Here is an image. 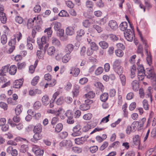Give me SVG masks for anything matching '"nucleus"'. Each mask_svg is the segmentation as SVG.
<instances>
[{
    "instance_id": "obj_43",
    "label": "nucleus",
    "mask_w": 156,
    "mask_h": 156,
    "mask_svg": "<svg viewBox=\"0 0 156 156\" xmlns=\"http://www.w3.org/2000/svg\"><path fill=\"white\" fill-rule=\"evenodd\" d=\"M90 48L93 50V51H97L98 49V46L94 42H91L90 43Z\"/></svg>"
},
{
    "instance_id": "obj_33",
    "label": "nucleus",
    "mask_w": 156,
    "mask_h": 156,
    "mask_svg": "<svg viewBox=\"0 0 156 156\" xmlns=\"http://www.w3.org/2000/svg\"><path fill=\"white\" fill-rule=\"evenodd\" d=\"M115 71L118 75H122L123 72V67L121 66H117L116 68L114 69Z\"/></svg>"
},
{
    "instance_id": "obj_26",
    "label": "nucleus",
    "mask_w": 156,
    "mask_h": 156,
    "mask_svg": "<svg viewBox=\"0 0 156 156\" xmlns=\"http://www.w3.org/2000/svg\"><path fill=\"white\" fill-rule=\"evenodd\" d=\"M127 108V103H125V104L123 105L122 107V109L123 112V114L124 116L125 117H127L128 114V112L126 110V109Z\"/></svg>"
},
{
    "instance_id": "obj_19",
    "label": "nucleus",
    "mask_w": 156,
    "mask_h": 156,
    "mask_svg": "<svg viewBox=\"0 0 156 156\" xmlns=\"http://www.w3.org/2000/svg\"><path fill=\"white\" fill-rule=\"evenodd\" d=\"M23 106L22 105H18L15 109V112L16 115H19L22 112Z\"/></svg>"
},
{
    "instance_id": "obj_31",
    "label": "nucleus",
    "mask_w": 156,
    "mask_h": 156,
    "mask_svg": "<svg viewBox=\"0 0 156 156\" xmlns=\"http://www.w3.org/2000/svg\"><path fill=\"white\" fill-rule=\"evenodd\" d=\"M52 43L53 45L55 46L58 47L60 44V43L59 41L56 38L53 37L52 40Z\"/></svg>"
},
{
    "instance_id": "obj_40",
    "label": "nucleus",
    "mask_w": 156,
    "mask_h": 156,
    "mask_svg": "<svg viewBox=\"0 0 156 156\" xmlns=\"http://www.w3.org/2000/svg\"><path fill=\"white\" fill-rule=\"evenodd\" d=\"M39 79L40 77L38 76H36L34 77L32 80L31 82L32 85L33 86H35L37 84Z\"/></svg>"
},
{
    "instance_id": "obj_62",
    "label": "nucleus",
    "mask_w": 156,
    "mask_h": 156,
    "mask_svg": "<svg viewBox=\"0 0 156 156\" xmlns=\"http://www.w3.org/2000/svg\"><path fill=\"white\" fill-rule=\"evenodd\" d=\"M93 27L97 31L98 33H101L102 31V29L98 25H94Z\"/></svg>"
},
{
    "instance_id": "obj_47",
    "label": "nucleus",
    "mask_w": 156,
    "mask_h": 156,
    "mask_svg": "<svg viewBox=\"0 0 156 156\" xmlns=\"http://www.w3.org/2000/svg\"><path fill=\"white\" fill-rule=\"evenodd\" d=\"M37 50V57L39 59H42L43 58V54L42 52L43 48L42 49H39Z\"/></svg>"
},
{
    "instance_id": "obj_28",
    "label": "nucleus",
    "mask_w": 156,
    "mask_h": 156,
    "mask_svg": "<svg viewBox=\"0 0 156 156\" xmlns=\"http://www.w3.org/2000/svg\"><path fill=\"white\" fill-rule=\"evenodd\" d=\"M133 142L135 145H139L140 144L139 136L138 135H135L133 139Z\"/></svg>"
},
{
    "instance_id": "obj_29",
    "label": "nucleus",
    "mask_w": 156,
    "mask_h": 156,
    "mask_svg": "<svg viewBox=\"0 0 156 156\" xmlns=\"http://www.w3.org/2000/svg\"><path fill=\"white\" fill-rule=\"evenodd\" d=\"M108 94L107 93H105L101 95L100 99L103 102H105L107 101L108 98Z\"/></svg>"
},
{
    "instance_id": "obj_37",
    "label": "nucleus",
    "mask_w": 156,
    "mask_h": 156,
    "mask_svg": "<svg viewBox=\"0 0 156 156\" xmlns=\"http://www.w3.org/2000/svg\"><path fill=\"white\" fill-rule=\"evenodd\" d=\"M34 25L33 20L32 19H30L27 21V27L28 29H30L32 28Z\"/></svg>"
},
{
    "instance_id": "obj_60",
    "label": "nucleus",
    "mask_w": 156,
    "mask_h": 156,
    "mask_svg": "<svg viewBox=\"0 0 156 156\" xmlns=\"http://www.w3.org/2000/svg\"><path fill=\"white\" fill-rule=\"evenodd\" d=\"M72 149L75 153H80L82 151L81 148L76 147H73Z\"/></svg>"
},
{
    "instance_id": "obj_23",
    "label": "nucleus",
    "mask_w": 156,
    "mask_h": 156,
    "mask_svg": "<svg viewBox=\"0 0 156 156\" xmlns=\"http://www.w3.org/2000/svg\"><path fill=\"white\" fill-rule=\"evenodd\" d=\"M71 56L70 54L67 53L62 58V62L64 63H66L69 60Z\"/></svg>"
},
{
    "instance_id": "obj_38",
    "label": "nucleus",
    "mask_w": 156,
    "mask_h": 156,
    "mask_svg": "<svg viewBox=\"0 0 156 156\" xmlns=\"http://www.w3.org/2000/svg\"><path fill=\"white\" fill-rule=\"evenodd\" d=\"M66 33L67 35H72L74 33V29L72 27H68L66 29Z\"/></svg>"
},
{
    "instance_id": "obj_4",
    "label": "nucleus",
    "mask_w": 156,
    "mask_h": 156,
    "mask_svg": "<svg viewBox=\"0 0 156 156\" xmlns=\"http://www.w3.org/2000/svg\"><path fill=\"white\" fill-rule=\"evenodd\" d=\"M48 39V37L44 36L41 37V41L40 40H37V43L39 49H42L43 46L46 44Z\"/></svg>"
},
{
    "instance_id": "obj_55",
    "label": "nucleus",
    "mask_w": 156,
    "mask_h": 156,
    "mask_svg": "<svg viewBox=\"0 0 156 156\" xmlns=\"http://www.w3.org/2000/svg\"><path fill=\"white\" fill-rule=\"evenodd\" d=\"M122 85L124 86L126 84V78L125 76L123 74L119 75Z\"/></svg>"
},
{
    "instance_id": "obj_12",
    "label": "nucleus",
    "mask_w": 156,
    "mask_h": 156,
    "mask_svg": "<svg viewBox=\"0 0 156 156\" xmlns=\"http://www.w3.org/2000/svg\"><path fill=\"white\" fill-rule=\"evenodd\" d=\"M74 47V46L71 44H68L66 46L65 51L67 53L70 54L73 50Z\"/></svg>"
},
{
    "instance_id": "obj_8",
    "label": "nucleus",
    "mask_w": 156,
    "mask_h": 156,
    "mask_svg": "<svg viewBox=\"0 0 156 156\" xmlns=\"http://www.w3.org/2000/svg\"><path fill=\"white\" fill-rule=\"evenodd\" d=\"M23 80L20 79L16 80L13 82V87L15 88H20L23 84Z\"/></svg>"
},
{
    "instance_id": "obj_27",
    "label": "nucleus",
    "mask_w": 156,
    "mask_h": 156,
    "mask_svg": "<svg viewBox=\"0 0 156 156\" xmlns=\"http://www.w3.org/2000/svg\"><path fill=\"white\" fill-rule=\"evenodd\" d=\"M140 39H141V41H142L143 43L145 44V47L144 48H145V50L146 53L147 54V56L149 55L150 54H149L148 53V49H147L148 46L146 42L145 41V40H144L143 39V38L141 36V34H140Z\"/></svg>"
},
{
    "instance_id": "obj_24",
    "label": "nucleus",
    "mask_w": 156,
    "mask_h": 156,
    "mask_svg": "<svg viewBox=\"0 0 156 156\" xmlns=\"http://www.w3.org/2000/svg\"><path fill=\"white\" fill-rule=\"evenodd\" d=\"M17 71L16 67L15 65H12L9 68V73L12 75H14Z\"/></svg>"
},
{
    "instance_id": "obj_36",
    "label": "nucleus",
    "mask_w": 156,
    "mask_h": 156,
    "mask_svg": "<svg viewBox=\"0 0 156 156\" xmlns=\"http://www.w3.org/2000/svg\"><path fill=\"white\" fill-rule=\"evenodd\" d=\"M136 52L137 54H140L141 57H143L144 55L143 53V47L142 45H139L138 47Z\"/></svg>"
},
{
    "instance_id": "obj_21",
    "label": "nucleus",
    "mask_w": 156,
    "mask_h": 156,
    "mask_svg": "<svg viewBox=\"0 0 156 156\" xmlns=\"http://www.w3.org/2000/svg\"><path fill=\"white\" fill-rule=\"evenodd\" d=\"M119 27L120 30L122 31H126L128 30L127 28L128 27V24L126 22H122L120 24Z\"/></svg>"
},
{
    "instance_id": "obj_51",
    "label": "nucleus",
    "mask_w": 156,
    "mask_h": 156,
    "mask_svg": "<svg viewBox=\"0 0 156 156\" xmlns=\"http://www.w3.org/2000/svg\"><path fill=\"white\" fill-rule=\"evenodd\" d=\"M59 16L61 17L68 16L69 14L67 12L64 10H62L58 14Z\"/></svg>"
},
{
    "instance_id": "obj_10",
    "label": "nucleus",
    "mask_w": 156,
    "mask_h": 156,
    "mask_svg": "<svg viewBox=\"0 0 156 156\" xmlns=\"http://www.w3.org/2000/svg\"><path fill=\"white\" fill-rule=\"evenodd\" d=\"M52 25V26H53L55 30L58 32V33H59L60 30H63L61 29V24L60 22L56 21L54 22L53 23Z\"/></svg>"
},
{
    "instance_id": "obj_57",
    "label": "nucleus",
    "mask_w": 156,
    "mask_h": 156,
    "mask_svg": "<svg viewBox=\"0 0 156 156\" xmlns=\"http://www.w3.org/2000/svg\"><path fill=\"white\" fill-rule=\"evenodd\" d=\"M66 4L68 7L70 8H72L74 6V4L72 2L70 1H66Z\"/></svg>"
},
{
    "instance_id": "obj_6",
    "label": "nucleus",
    "mask_w": 156,
    "mask_h": 156,
    "mask_svg": "<svg viewBox=\"0 0 156 156\" xmlns=\"http://www.w3.org/2000/svg\"><path fill=\"white\" fill-rule=\"evenodd\" d=\"M32 151L37 156H42L44 153L43 150L40 149L38 146L35 145L33 146Z\"/></svg>"
},
{
    "instance_id": "obj_7",
    "label": "nucleus",
    "mask_w": 156,
    "mask_h": 156,
    "mask_svg": "<svg viewBox=\"0 0 156 156\" xmlns=\"http://www.w3.org/2000/svg\"><path fill=\"white\" fill-rule=\"evenodd\" d=\"M9 45L10 46L8 51V53L9 54L11 53L15 49V47L14 45L15 44V39H12L9 42Z\"/></svg>"
},
{
    "instance_id": "obj_16",
    "label": "nucleus",
    "mask_w": 156,
    "mask_h": 156,
    "mask_svg": "<svg viewBox=\"0 0 156 156\" xmlns=\"http://www.w3.org/2000/svg\"><path fill=\"white\" fill-rule=\"evenodd\" d=\"M41 133H35L33 136V138L31 140V141L35 143L37 140H40L41 138V136L40 134Z\"/></svg>"
},
{
    "instance_id": "obj_48",
    "label": "nucleus",
    "mask_w": 156,
    "mask_h": 156,
    "mask_svg": "<svg viewBox=\"0 0 156 156\" xmlns=\"http://www.w3.org/2000/svg\"><path fill=\"white\" fill-rule=\"evenodd\" d=\"M143 108L145 110H147L149 109V106L147 100L146 99H144L143 100Z\"/></svg>"
},
{
    "instance_id": "obj_25",
    "label": "nucleus",
    "mask_w": 156,
    "mask_h": 156,
    "mask_svg": "<svg viewBox=\"0 0 156 156\" xmlns=\"http://www.w3.org/2000/svg\"><path fill=\"white\" fill-rule=\"evenodd\" d=\"M95 96V93L93 91H90L85 94L84 97L87 98H93Z\"/></svg>"
},
{
    "instance_id": "obj_44",
    "label": "nucleus",
    "mask_w": 156,
    "mask_h": 156,
    "mask_svg": "<svg viewBox=\"0 0 156 156\" xmlns=\"http://www.w3.org/2000/svg\"><path fill=\"white\" fill-rule=\"evenodd\" d=\"M41 104L39 101H36L33 105V108L35 109H38L41 106Z\"/></svg>"
},
{
    "instance_id": "obj_20",
    "label": "nucleus",
    "mask_w": 156,
    "mask_h": 156,
    "mask_svg": "<svg viewBox=\"0 0 156 156\" xmlns=\"http://www.w3.org/2000/svg\"><path fill=\"white\" fill-rule=\"evenodd\" d=\"M0 20L1 22L3 24H5L6 22L7 17L5 14L3 12L0 13Z\"/></svg>"
},
{
    "instance_id": "obj_34",
    "label": "nucleus",
    "mask_w": 156,
    "mask_h": 156,
    "mask_svg": "<svg viewBox=\"0 0 156 156\" xmlns=\"http://www.w3.org/2000/svg\"><path fill=\"white\" fill-rule=\"evenodd\" d=\"M99 44L100 46L104 49H105L107 48L108 46V43L104 41H101L99 42Z\"/></svg>"
},
{
    "instance_id": "obj_14",
    "label": "nucleus",
    "mask_w": 156,
    "mask_h": 156,
    "mask_svg": "<svg viewBox=\"0 0 156 156\" xmlns=\"http://www.w3.org/2000/svg\"><path fill=\"white\" fill-rule=\"evenodd\" d=\"M58 35L61 41H65L67 39V36L66 35H64V30H61L60 33H58Z\"/></svg>"
},
{
    "instance_id": "obj_56",
    "label": "nucleus",
    "mask_w": 156,
    "mask_h": 156,
    "mask_svg": "<svg viewBox=\"0 0 156 156\" xmlns=\"http://www.w3.org/2000/svg\"><path fill=\"white\" fill-rule=\"evenodd\" d=\"M51 27H49L46 29L44 30V32H47V34L49 37H50L52 33V31L51 30Z\"/></svg>"
},
{
    "instance_id": "obj_46",
    "label": "nucleus",
    "mask_w": 156,
    "mask_h": 156,
    "mask_svg": "<svg viewBox=\"0 0 156 156\" xmlns=\"http://www.w3.org/2000/svg\"><path fill=\"white\" fill-rule=\"evenodd\" d=\"M86 5L87 8H92L94 6V3L92 1L87 0L86 2Z\"/></svg>"
},
{
    "instance_id": "obj_64",
    "label": "nucleus",
    "mask_w": 156,
    "mask_h": 156,
    "mask_svg": "<svg viewBox=\"0 0 156 156\" xmlns=\"http://www.w3.org/2000/svg\"><path fill=\"white\" fill-rule=\"evenodd\" d=\"M12 120L14 122H18L20 121V118L19 116V115H16V116H14L12 118Z\"/></svg>"
},
{
    "instance_id": "obj_3",
    "label": "nucleus",
    "mask_w": 156,
    "mask_h": 156,
    "mask_svg": "<svg viewBox=\"0 0 156 156\" xmlns=\"http://www.w3.org/2000/svg\"><path fill=\"white\" fill-rule=\"evenodd\" d=\"M66 116L67 117V122L69 124H73L74 122L73 119V115L70 110H68L65 113Z\"/></svg>"
},
{
    "instance_id": "obj_13",
    "label": "nucleus",
    "mask_w": 156,
    "mask_h": 156,
    "mask_svg": "<svg viewBox=\"0 0 156 156\" xmlns=\"http://www.w3.org/2000/svg\"><path fill=\"white\" fill-rule=\"evenodd\" d=\"M132 87L133 90L137 91L139 88L138 82L136 80H133L131 83Z\"/></svg>"
},
{
    "instance_id": "obj_35",
    "label": "nucleus",
    "mask_w": 156,
    "mask_h": 156,
    "mask_svg": "<svg viewBox=\"0 0 156 156\" xmlns=\"http://www.w3.org/2000/svg\"><path fill=\"white\" fill-rule=\"evenodd\" d=\"M55 49L54 47H51L48 49V54L50 55H51L55 53Z\"/></svg>"
},
{
    "instance_id": "obj_15",
    "label": "nucleus",
    "mask_w": 156,
    "mask_h": 156,
    "mask_svg": "<svg viewBox=\"0 0 156 156\" xmlns=\"http://www.w3.org/2000/svg\"><path fill=\"white\" fill-rule=\"evenodd\" d=\"M108 26L114 30H116L118 28V26L116 22L114 20L110 21L108 23Z\"/></svg>"
},
{
    "instance_id": "obj_42",
    "label": "nucleus",
    "mask_w": 156,
    "mask_h": 156,
    "mask_svg": "<svg viewBox=\"0 0 156 156\" xmlns=\"http://www.w3.org/2000/svg\"><path fill=\"white\" fill-rule=\"evenodd\" d=\"M131 75H130L131 78H133L135 76V72L136 71V66L133 65L131 68Z\"/></svg>"
},
{
    "instance_id": "obj_53",
    "label": "nucleus",
    "mask_w": 156,
    "mask_h": 156,
    "mask_svg": "<svg viewBox=\"0 0 156 156\" xmlns=\"http://www.w3.org/2000/svg\"><path fill=\"white\" fill-rule=\"evenodd\" d=\"M144 73H138L137 76L139 80H142L144 79Z\"/></svg>"
},
{
    "instance_id": "obj_49",
    "label": "nucleus",
    "mask_w": 156,
    "mask_h": 156,
    "mask_svg": "<svg viewBox=\"0 0 156 156\" xmlns=\"http://www.w3.org/2000/svg\"><path fill=\"white\" fill-rule=\"evenodd\" d=\"M1 42L3 44H5L7 41V36L5 34H3L1 36Z\"/></svg>"
},
{
    "instance_id": "obj_9",
    "label": "nucleus",
    "mask_w": 156,
    "mask_h": 156,
    "mask_svg": "<svg viewBox=\"0 0 156 156\" xmlns=\"http://www.w3.org/2000/svg\"><path fill=\"white\" fill-rule=\"evenodd\" d=\"M59 145L61 147H68L71 146L72 142L70 140H65L59 143Z\"/></svg>"
},
{
    "instance_id": "obj_50",
    "label": "nucleus",
    "mask_w": 156,
    "mask_h": 156,
    "mask_svg": "<svg viewBox=\"0 0 156 156\" xmlns=\"http://www.w3.org/2000/svg\"><path fill=\"white\" fill-rule=\"evenodd\" d=\"M28 146L27 145L23 144L22 145L20 148V151L23 153H25L27 150Z\"/></svg>"
},
{
    "instance_id": "obj_30",
    "label": "nucleus",
    "mask_w": 156,
    "mask_h": 156,
    "mask_svg": "<svg viewBox=\"0 0 156 156\" xmlns=\"http://www.w3.org/2000/svg\"><path fill=\"white\" fill-rule=\"evenodd\" d=\"M140 122L138 121H134L132 124L131 127L133 132H134L136 129L137 127L139 125Z\"/></svg>"
},
{
    "instance_id": "obj_11",
    "label": "nucleus",
    "mask_w": 156,
    "mask_h": 156,
    "mask_svg": "<svg viewBox=\"0 0 156 156\" xmlns=\"http://www.w3.org/2000/svg\"><path fill=\"white\" fill-rule=\"evenodd\" d=\"M148 75H147V78H151L156 83V75L152 70H149L148 72Z\"/></svg>"
},
{
    "instance_id": "obj_2",
    "label": "nucleus",
    "mask_w": 156,
    "mask_h": 156,
    "mask_svg": "<svg viewBox=\"0 0 156 156\" xmlns=\"http://www.w3.org/2000/svg\"><path fill=\"white\" fill-rule=\"evenodd\" d=\"M124 34L126 39L128 41H131L133 39L134 34L130 30H127L124 32Z\"/></svg>"
},
{
    "instance_id": "obj_5",
    "label": "nucleus",
    "mask_w": 156,
    "mask_h": 156,
    "mask_svg": "<svg viewBox=\"0 0 156 156\" xmlns=\"http://www.w3.org/2000/svg\"><path fill=\"white\" fill-rule=\"evenodd\" d=\"M85 102L86 103L88 104H83L81 105L80 106V109L83 111H86L88 110L90 108V106L89 104H91L93 102V101L89 99L85 100Z\"/></svg>"
},
{
    "instance_id": "obj_17",
    "label": "nucleus",
    "mask_w": 156,
    "mask_h": 156,
    "mask_svg": "<svg viewBox=\"0 0 156 156\" xmlns=\"http://www.w3.org/2000/svg\"><path fill=\"white\" fill-rule=\"evenodd\" d=\"M42 127L40 123L37 124L34 127L33 131L34 133H41Z\"/></svg>"
},
{
    "instance_id": "obj_45",
    "label": "nucleus",
    "mask_w": 156,
    "mask_h": 156,
    "mask_svg": "<svg viewBox=\"0 0 156 156\" xmlns=\"http://www.w3.org/2000/svg\"><path fill=\"white\" fill-rule=\"evenodd\" d=\"M103 69L102 67H98L95 70V74L96 75H99L101 74L103 72Z\"/></svg>"
},
{
    "instance_id": "obj_59",
    "label": "nucleus",
    "mask_w": 156,
    "mask_h": 156,
    "mask_svg": "<svg viewBox=\"0 0 156 156\" xmlns=\"http://www.w3.org/2000/svg\"><path fill=\"white\" fill-rule=\"evenodd\" d=\"M92 117L91 114L88 113L84 115L83 117V118L85 120H89Z\"/></svg>"
},
{
    "instance_id": "obj_58",
    "label": "nucleus",
    "mask_w": 156,
    "mask_h": 156,
    "mask_svg": "<svg viewBox=\"0 0 156 156\" xmlns=\"http://www.w3.org/2000/svg\"><path fill=\"white\" fill-rule=\"evenodd\" d=\"M41 7L39 5H36L34 8V11L35 12L38 13L41 10Z\"/></svg>"
},
{
    "instance_id": "obj_18",
    "label": "nucleus",
    "mask_w": 156,
    "mask_h": 156,
    "mask_svg": "<svg viewBox=\"0 0 156 156\" xmlns=\"http://www.w3.org/2000/svg\"><path fill=\"white\" fill-rule=\"evenodd\" d=\"M86 139L85 137H81L80 138H76L74 140L75 143L77 144H81L84 143Z\"/></svg>"
},
{
    "instance_id": "obj_22",
    "label": "nucleus",
    "mask_w": 156,
    "mask_h": 156,
    "mask_svg": "<svg viewBox=\"0 0 156 156\" xmlns=\"http://www.w3.org/2000/svg\"><path fill=\"white\" fill-rule=\"evenodd\" d=\"M49 97L47 95L44 96L42 98V101L43 105H47L49 102Z\"/></svg>"
},
{
    "instance_id": "obj_1",
    "label": "nucleus",
    "mask_w": 156,
    "mask_h": 156,
    "mask_svg": "<svg viewBox=\"0 0 156 156\" xmlns=\"http://www.w3.org/2000/svg\"><path fill=\"white\" fill-rule=\"evenodd\" d=\"M81 128L80 125H77L73 127V132L72 133V135L73 136L81 135L82 132L81 131Z\"/></svg>"
},
{
    "instance_id": "obj_54",
    "label": "nucleus",
    "mask_w": 156,
    "mask_h": 156,
    "mask_svg": "<svg viewBox=\"0 0 156 156\" xmlns=\"http://www.w3.org/2000/svg\"><path fill=\"white\" fill-rule=\"evenodd\" d=\"M63 102V98L62 97H61L57 100L56 103L58 105H60L62 104Z\"/></svg>"
},
{
    "instance_id": "obj_52",
    "label": "nucleus",
    "mask_w": 156,
    "mask_h": 156,
    "mask_svg": "<svg viewBox=\"0 0 156 156\" xmlns=\"http://www.w3.org/2000/svg\"><path fill=\"white\" fill-rule=\"evenodd\" d=\"M73 76H77L80 73V69L78 68H76L73 70Z\"/></svg>"
},
{
    "instance_id": "obj_61",
    "label": "nucleus",
    "mask_w": 156,
    "mask_h": 156,
    "mask_svg": "<svg viewBox=\"0 0 156 156\" xmlns=\"http://www.w3.org/2000/svg\"><path fill=\"white\" fill-rule=\"evenodd\" d=\"M0 107L5 110H7L8 108L7 105L3 102H0Z\"/></svg>"
},
{
    "instance_id": "obj_63",
    "label": "nucleus",
    "mask_w": 156,
    "mask_h": 156,
    "mask_svg": "<svg viewBox=\"0 0 156 156\" xmlns=\"http://www.w3.org/2000/svg\"><path fill=\"white\" fill-rule=\"evenodd\" d=\"M68 135V133L66 132H63L60 133L59 134V136L62 139L66 138Z\"/></svg>"
},
{
    "instance_id": "obj_32",
    "label": "nucleus",
    "mask_w": 156,
    "mask_h": 156,
    "mask_svg": "<svg viewBox=\"0 0 156 156\" xmlns=\"http://www.w3.org/2000/svg\"><path fill=\"white\" fill-rule=\"evenodd\" d=\"M94 86L97 88H98L101 92H103L104 90V87L102 84L100 82H97L94 84Z\"/></svg>"
},
{
    "instance_id": "obj_41",
    "label": "nucleus",
    "mask_w": 156,
    "mask_h": 156,
    "mask_svg": "<svg viewBox=\"0 0 156 156\" xmlns=\"http://www.w3.org/2000/svg\"><path fill=\"white\" fill-rule=\"evenodd\" d=\"M115 53L116 55L119 57H122L124 54V53L121 49H117L115 51Z\"/></svg>"
},
{
    "instance_id": "obj_39",
    "label": "nucleus",
    "mask_w": 156,
    "mask_h": 156,
    "mask_svg": "<svg viewBox=\"0 0 156 156\" xmlns=\"http://www.w3.org/2000/svg\"><path fill=\"white\" fill-rule=\"evenodd\" d=\"M63 128L62 124L61 123L58 124L55 128V132L58 133L60 132Z\"/></svg>"
}]
</instances>
